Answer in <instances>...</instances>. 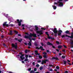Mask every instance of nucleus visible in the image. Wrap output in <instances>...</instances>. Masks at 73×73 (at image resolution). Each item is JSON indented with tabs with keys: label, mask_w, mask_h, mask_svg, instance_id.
I'll list each match as a JSON object with an SVG mask.
<instances>
[{
	"label": "nucleus",
	"mask_w": 73,
	"mask_h": 73,
	"mask_svg": "<svg viewBox=\"0 0 73 73\" xmlns=\"http://www.w3.org/2000/svg\"><path fill=\"white\" fill-rule=\"evenodd\" d=\"M33 36L34 37H36L37 36H36V34H30V35L29 36L25 35V37L26 38H29L30 40V41L29 42V43H28V45L29 46H31L32 45V44H31V42L32 40H35V39H33L32 38V36Z\"/></svg>",
	"instance_id": "f257e3e1"
},
{
	"label": "nucleus",
	"mask_w": 73,
	"mask_h": 73,
	"mask_svg": "<svg viewBox=\"0 0 73 73\" xmlns=\"http://www.w3.org/2000/svg\"><path fill=\"white\" fill-rule=\"evenodd\" d=\"M35 31H36L37 33H38L40 34V35L42 34V31H38V27L37 26H35Z\"/></svg>",
	"instance_id": "f03ea898"
},
{
	"label": "nucleus",
	"mask_w": 73,
	"mask_h": 73,
	"mask_svg": "<svg viewBox=\"0 0 73 73\" xmlns=\"http://www.w3.org/2000/svg\"><path fill=\"white\" fill-rule=\"evenodd\" d=\"M62 0H59V1L58 2V4H59V7L63 6V3L61 2Z\"/></svg>",
	"instance_id": "7ed1b4c3"
},
{
	"label": "nucleus",
	"mask_w": 73,
	"mask_h": 73,
	"mask_svg": "<svg viewBox=\"0 0 73 73\" xmlns=\"http://www.w3.org/2000/svg\"><path fill=\"white\" fill-rule=\"evenodd\" d=\"M35 54H36V55H38V57L39 58H40V59H41V58H42V56L40 55H40V54L38 53V51H37V50L35 51Z\"/></svg>",
	"instance_id": "20e7f679"
},
{
	"label": "nucleus",
	"mask_w": 73,
	"mask_h": 73,
	"mask_svg": "<svg viewBox=\"0 0 73 73\" xmlns=\"http://www.w3.org/2000/svg\"><path fill=\"white\" fill-rule=\"evenodd\" d=\"M17 21L18 23V25L19 26H21V22H22V20H20V21L19 19H17Z\"/></svg>",
	"instance_id": "39448f33"
},
{
	"label": "nucleus",
	"mask_w": 73,
	"mask_h": 73,
	"mask_svg": "<svg viewBox=\"0 0 73 73\" xmlns=\"http://www.w3.org/2000/svg\"><path fill=\"white\" fill-rule=\"evenodd\" d=\"M24 55L21 54V56H20V58L22 60H23L24 59H25V57L24 56Z\"/></svg>",
	"instance_id": "423d86ee"
},
{
	"label": "nucleus",
	"mask_w": 73,
	"mask_h": 73,
	"mask_svg": "<svg viewBox=\"0 0 73 73\" xmlns=\"http://www.w3.org/2000/svg\"><path fill=\"white\" fill-rule=\"evenodd\" d=\"M12 47H13L15 48V49H17V43H15V44H12Z\"/></svg>",
	"instance_id": "0eeeda50"
},
{
	"label": "nucleus",
	"mask_w": 73,
	"mask_h": 73,
	"mask_svg": "<svg viewBox=\"0 0 73 73\" xmlns=\"http://www.w3.org/2000/svg\"><path fill=\"white\" fill-rule=\"evenodd\" d=\"M36 49H40L42 50H44V49L43 48L42 46H40V47L39 48L38 47H36Z\"/></svg>",
	"instance_id": "6e6552de"
},
{
	"label": "nucleus",
	"mask_w": 73,
	"mask_h": 73,
	"mask_svg": "<svg viewBox=\"0 0 73 73\" xmlns=\"http://www.w3.org/2000/svg\"><path fill=\"white\" fill-rule=\"evenodd\" d=\"M66 37H68L71 38H73V33H72L71 36H68V35H66Z\"/></svg>",
	"instance_id": "1a4fd4ad"
},
{
	"label": "nucleus",
	"mask_w": 73,
	"mask_h": 73,
	"mask_svg": "<svg viewBox=\"0 0 73 73\" xmlns=\"http://www.w3.org/2000/svg\"><path fill=\"white\" fill-rule=\"evenodd\" d=\"M54 5H52V7H53L54 9H56L57 7H56V6H55V4H56L57 5V3L55 2L54 3Z\"/></svg>",
	"instance_id": "9d476101"
},
{
	"label": "nucleus",
	"mask_w": 73,
	"mask_h": 73,
	"mask_svg": "<svg viewBox=\"0 0 73 73\" xmlns=\"http://www.w3.org/2000/svg\"><path fill=\"white\" fill-rule=\"evenodd\" d=\"M53 32H54V33H57V29L55 28L53 31Z\"/></svg>",
	"instance_id": "9b49d317"
},
{
	"label": "nucleus",
	"mask_w": 73,
	"mask_h": 73,
	"mask_svg": "<svg viewBox=\"0 0 73 73\" xmlns=\"http://www.w3.org/2000/svg\"><path fill=\"white\" fill-rule=\"evenodd\" d=\"M46 34L48 36V38H49V39H52V37H50V36H49V35L48 34V32H46Z\"/></svg>",
	"instance_id": "f8f14e48"
},
{
	"label": "nucleus",
	"mask_w": 73,
	"mask_h": 73,
	"mask_svg": "<svg viewBox=\"0 0 73 73\" xmlns=\"http://www.w3.org/2000/svg\"><path fill=\"white\" fill-rule=\"evenodd\" d=\"M7 24V22H5L3 24V26H6V27H8L9 25L8 24Z\"/></svg>",
	"instance_id": "ddd939ff"
},
{
	"label": "nucleus",
	"mask_w": 73,
	"mask_h": 73,
	"mask_svg": "<svg viewBox=\"0 0 73 73\" xmlns=\"http://www.w3.org/2000/svg\"><path fill=\"white\" fill-rule=\"evenodd\" d=\"M15 40H18L19 42H21L22 41H23V39H20L19 40H18L17 38H15Z\"/></svg>",
	"instance_id": "4468645a"
},
{
	"label": "nucleus",
	"mask_w": 73,
	"mask_h": 73,
	"mask_svg": "<svg viewBox=\"0 0 73 73\" xmlns=\"http://www.w3.org/2000/svg\"><path fill=\"white\" fill-rule=\"evenodd\" d=\"M46 61H47V60H45L42 61V64H44V63L45 64V63H46Z\"/></svg>",
	"instance_id": "2eb2a0df"
},
{
	"label": "nucleus",
	"mask_w": 73,
	"mask_h": 73,
	"mask_svg": "<svg viewBox=\"0 0 73 73\" xmlns=\"http://www.w3.org/2000/svg\"><path fill=\"white\" fill-rule=\"evenodd\" d=\"M70 44L71 45H73V40L72 39H71L70 40Z\"/></svg>",
	"instance_id": "dca6fc26"
},
{
	"label": "nucleus",
	"mask_w": 73,
	"mask_h": 73,
	"mask_svg": "<svg viewBox=\"0 0 73 73\" xmlns=\"http://www.w3.org/2000/svg\"><path fill=\"white\" fill-rule=\"evenodd\" d=\"M47 45H52V44L49 42H47Z\"/></svg>",
	"instance_id": "f3484780"
},
{
	"label": "nucleus",
	"mask_w": 73,
	"mask_h": 73,
	"mask_svg": "<svg viewBox=\"0 0 73 73\" xmlns=\"http://www.w3.org/2000/svg\"><path fill=\"white\" fill-rule=\"evenodd\" d=\"M53 59H54L55 60H58V58L56 57V58H55V57H53L52 58V60Z\"/></svg>",
	"instance_id": "a211bd4d"
},
{
	"label": "nucleus",
	"mask_w": 73,
	"mask_h": 73,
	"mask_svg": "<svg viewBox=\"0 0 73 73\" xmlns=\"http://www.w3.org/2000/svg\"><path fill=\"white\" fill-rule=\"evenodd\" d=\"M35 73V71L33 70H32L30 71V73Z\"/></svg>",
	"instance_id": "6ab92c4d"
},
{
	"label": "nucleus",
	"mask_w": 73,
	"mask_h": 73,
	"mask_svg": "<svg viewBox=\"0 0 73 73\" xmlns=\"http://www.w3.org/2000/svg\"><path fill=\"white\" fill-rule=\"evenodd\" d=\"M69 31H67L65 32V33H66L67 34H68V33H69Z\"/></svg>",
	"instance_id": "aec40b11"
},
{
	"label": "nucleus",
	"mask_w": 73,
	"mask_h": 73,
	"mask_svg": "<svg viewBox=\"0 0 73 73\" xmlns=\"http://www.w3.org/2000/svg\"><path fill=\"white\" fill-rule=\"evenodd\" d=\"M43 57L44 58H46L48 57L46 55H44L43 56Z\"/></svg>",
	"instance_id": "412c9836"
},
{
	"label": "nucleus",
	"mask_w": 73,
	"mask_h": 73,
	"mask_svg": "<svg viewBox=\"0 0 73 73\" xmlns=\"http://www.w3.org/2000/svg\"><path fill=\"white\" fill-rule=\"evenodd\" d=\"M10 35H12V31H10Z\"/></svg>",
	"instance_id": "4be33fe9"
},
{
	"label": "nucleus",
	"mask_w": 73,
	"mask_h": 73,
	"mask_svg": "<svg viewBox=\"0 0 73 73\" xmlns=\"http://www.w3.org/2000/svg\"><path fill=\"white\" fill-rule=\"evenodd\" d=\"M62 47V46H58V48H61Z\"/></svg>",
	"instance_id": "5701e85b"
},
{
	"label": "nucleus",
	"mask_w": 73,
	"mask_h": 73,
	"mask_svg": "<svg viewBox=\"0 0 73 73\" xmlns=\"http://www.w3.org/2000/svg\"><path fill=\"white\" fill-rule=\"evenodd\" d=\"M28 60V59L27 58H26L25 60L24 61H27Z\"/></svg>",
	"instance_id": "b1692460"
},
{
	"label": "nucleus",
	"mask_w": 73,
	"mask_h": 73,
	"mask_svg": "<svg viewBox=\"0 0 73 73\" xmlns=\"http://www.w3.org/2000/svg\"><path fill=\"white\" fill-rule=\"evenodd\" d=\"M26 58H28V55H25Z\"/></svg>",
	"instance_id": "393cba45"
},
{
	"label": "nucleus",
	"mask_w": 73,
	"mask_h": 73,
	"mask_svg": "<svg viewBox=\"0 0 73 73\" xmlns=\"http://www.w3.org/2000/svg\"><path fill=\"white\" fill-rule=\"evenodd\" d=\"M14 32L15 33H16V34H17V33H18V32H17V31H14Z\"/></svg>",
	"instance_id": "a878e982"
},
{
	"label": "nucleus",
	"mask_w": 73,
	"mask_h": 73,
	"mask_svg": "<svg viewBox=\"0 0 73 73\" xmlns=\"http://www.w3.org/2000/svg\"><path fill=\"white\" fill-rule=\"evenodd\" d=\"M59 32L60 33H62V31H61V30H60L59 31Z\"/></svg>",
	"instance_id": "bb28decb"
},
{
	"label": "nucleus",
	"mask_w": 73,
	"mask_h": 73,
	"mask_svg": "<svg viewBox=\"0 0 73 73\" xmlns=\"http://www.w3.org/2000/svg\"><path fill=\"white\" fill-rule=\"evenodd\" d=\"M43 54H44V55H46V53L45 52H44L43 53Z\"/></svg>",
	"instance_id": "cd10ccee"
},
{
	"label": "nucleus",
	"mask_w": 73,
	"mask_h": 73,
	"mask_svg": "<svg viewBox=\"0 0 73 73\" xmlns=\"http://www.w3.org/2000/svg\"><path fill=\"white\" fill-rule=\"evenodd\" d=\"M40 70L42 69V67H40L39 68Z\"/></svg>",
	"instance_id": "c85d7f7f"
},
{
	"label": "nucleus",
	"mask_w": 73,
	"mask_h": 73,
	"mask_svg": "<svg viewBox=\"0 0 73 73\" xmlns=\"http://www.w3.org/2000/svg\"><path fill=\"white\" fill-rule=\"evenodd\" d=\"M20 56V55H17V58H19V57Z\"/></svg>",
	"instance_id": "c756f323"
},
{
	"label": "nucleus",
	"mask_w": 73,
	"mask_h": 73,
	"mask_svg": "<svg viewBox=\"0 0 73 73\" xmlns=\"http://www.w3.org/2000/svg\"><path fill=\"white\" fill-rule=\"evenodd\" d=\"M61 33H58V36H61Z\"/></svg>",
	"instance_id": "7c9ffc66"
},
{
	"label": "nucleus",
	"mask_w": 73,
	"mask_h": 73,
	"mask_svg": "<svg viewBox=\"0 0 73 73\" xmlns=\"http://www.w3.org/2000/svg\"><path fill=\"white\" fill-rule=\"evenodd\" d=\"M62 58H65V56H62Z\"/></svg>",
	"instance_id": "2f4dec72"
},
{
	"label": "nucleus",
	"mask_w": 73,
	"mask_h": 73,
	"mask_svg": "<svg viewBox=\"0 0 73 73\" xmlns=\"http://www.w3.org/2000/svg\"><path fill=\"white\" fill-rule=\"evenodd\" d=\"M56 69H59V67H58V66H57L56 67Z\"/></svg>",
	"instance_id": "473e14b6"
},
{
	"label": "nucleus",
	"mask_w": 73,
	"mask_h": 73,
	"mask_svg": "<svg viewBox=\"0 0 73 73\" xmlns=\"http://www.w3.org/2000/svg\"><path fill=\"white\" fill-rule=\"evenodd\" d=\"M39 66H40V65H39L38 64H37L36 65V67H38Z\"/></svg>",
	"instance_id": "72a5a7b5"
},
{
	"label": "nucleus",
	"mask_w": 73,
	"mask_h": 73,
	"mask_svg": "<svg viewBox=\"0 0 73 73\" xmlns=\"http://www.w3.org/2000/svg\"><path fill=\"white\" fill-rule=\"evenodd\" d=\"M36 70H37V68H34V71H36Z\"/></svg>",
	"instance_id": "f704fd0d"
},
{
	"label": "nucleus",
	"mask_w": 73,
	"mask_h": 73,
	"mask_svg": "<svg viewBox=\"0 0 73 73\" xmlns=\"http://www.w3.org/2000/svg\"><path fill=\"white\" fill-rule=\"evenodd\" d=\"M28 70L29 71H30V70H31V68H29Z\"/></svg>",
	"instance_id": "c9c22d12"
},
{
	"label": "nucleus",
	"mask_w": 73,
	"mask_h": 73,
	"mask_svg": "<svg viewBox=\"0 0 73 73\" xmlns=\"http://www.w3.org/2000/svg\"><path fill=\"white\" fill-rule=\"evenodd\" d=\"M56 43H57V44H60V43H59V42H58V41H56Z\"/></svg>",
	"instance_id": "e433bc0d"
},
{
	"label": "nucleus",
	"mask_w": 73,
	"mask_h": 73,
	"mask_svg": "<svg viewBox=\"0 0 73 73\" xmlns=\"http://www.w3.org/2000/svg\"><path fill=\"white\" fill-rule=\"evenodd\" d=\"M63 46L65 48H66V46L65 45H64Z\"/></svg>",
	"instance_id": "4c0bfd02"
},
{
	"label": "nucleus",
	"mask_w": 73,
	"mask_h": 73,
	"mask_svg": "<svg viewBox=\"0 0 73 73\" xmlns=\"http://www.w3.org/2000/svg\"><path fill=\"white\" fill-rule=\"evenodd\" d=\"M62 38H63L64 37H65V35H62Z\"/></svg>",
	"instance_id": "58836bf2"
},
{
	"label": "nucleus",
	"mask_w": 73,
	"mask_h": 73,
	"mask_svg": "<svg viewBox=\"0 0 73 73\" xmlns=\"http://www.w3.org/2000/svg\"><path fill=\"white\" fill-rule=\"evenodd\" d=\"M41 29L43 30H45V29L44 28H42Z\"/></svg>",
	"instance_id": "ea45409f"
},
{
	"label": "nucleus",
	"mask_w": 73,
	"mask_h": 73,
	"mask_svg": "<svg viewBox=\"0 0 73 73\" xmlns=\"http://www.w3.org/2000/svg\"><path fill=\"white\" fill-rule=\"evenodd\" d=\"M27 52H28V50H25V53H27Z\"/></svg>",
	"instance_id": "a19ab883"
},
{
	"label": "nucleus",
	"mask_w": 73,
	"mask_h": 73,
	"mask_svg": "<svg viewBox=\"0 0 73 73\" xmlns=\"http://www.w3.org/2000/svg\"><path fill=\"white\" fill-rule=\"evenodd\" d=\"M35 62H34L33 63V65H35Z\"/></svg>",
	"instance_id": "79ce46f5"
},
{
	"label": "nucleus",
	"mask_w": 73,
	"mask_h": 73,
	"mask_svg": "<svg viewBox=\"0 0 73 73\" xmlns=\"http://www.w3.org/2000/svg\"><path fill=\"white\" fill-rule=\"evenodd\" d=\"M41 45L42 46H43V45H44V44H43V43H41Z\"/></svg>",
	"instance_id": "37998d69"
},
{
	"label": "nucleus",
	"mask_w": 73,
	"mask_h": 73,
	"mask_svg": "<svg viewBox=\"0 0 73 73\" xmlns=\"http://www.w3.org/2000/svg\"><path fill=\"white\" fill-rule=\"evenodd\" d=\"M3 45L4 46H6V45L5 44H3Z\"/></svg>",
	"instance_id": "c03bdc74"
},
{
	"label": "nucleus",
	"mask_w": 73,
	"mask_h": 73,
	"mask_svg": "<svg viewBox=\"0 0 73 73\" xmlns=\"http://www.w3.org/2000/svg\"><path fill=\"white\" fill-rule=\"evenodd\" d=\"M50 70V71H52V69H51L50 70Z\"/></svg>",
	"instance_id": "a18cd8bd"
},
{
	"label": "nucleus",
	"mask_w": 73,
	"mask_h": 73,
	"mask_svg": "<svg viewBox=\"0 0 73 73\" xmlns=\"http://www.w3.org/2000/svg\"><path fill=\"white\" fill-rule=\"evenodd\" d=\"M37 62H41V60H38Z\"/></svg>",
	"instance_id": "49530a36"
},
{
	"label": "nucleus",
	"mask_w": 73,
	"mask_h": 73,
	"mask_svg": "<svg viewBox=\"0 0 73 73\" xmlns=\"http://www.w3.org/2000/svg\"><path fill=\"white\" fill-rule=\"evenodd\" d=\"M18 36H21V35L20 34H18Z\"/></svg>",
	"instance_id": "de8ad7c7"
},
{
	"label": "nucleus",
	"mask_w": 73,
	"mask_h": 73,
	"mask_svg": "<svg viewBox=\"0 0 73 73\" xmlns=\"http://www.w3.org/2000/svg\"><path fill=\"white\" fill-rule=\"evenodd\" d=\"M25 25L23 24V25H22V27H24Z\"/></svg>",
	"instance_id": "09e8293b"
},
{
	"label": "nucleus",
	"mask_w": 73,
	"mask_h": 73,
	"mask_svg": "<svg viewBox=\"0 0 73 73\" xmlns=\"http://www.w3.org/2000/svg\"><path fill=\"white\" fill-rule=\"evenodd\" d=\"M25 34H26V35H28V33H25Z\"/></svg>",
	"instance_id": "8fccbe9b"
},
{
	"label": "nucleus",
	"mask_w": 73,
	"mask_h": 73,
	"mask_svg": "<svg viewBox=\"0 0 73 73\" xmlns=\"http://www.w3.org/2000/svg\"><path fill=\"white\" fill-rule=\"evenodd\" d=\"M25 45H28V44L27 43H25Z\"/></svg>",
	"instance_id": "3c124183"
},
{
	"label": "nucleus",
	"mask_w": 73,
	"mask_h": 73,
	"mask_svg": "<svg viewBox=\"0 0 73 73\" xmlns=\"http://www.w3.org/2000/svg\"><path fill=\"white\" fill-rule=\"evenodd\" d=\"M1 37L2 38H3L4 37V36H3V35H2Z\"/></svg>",
	"instance_id": "603ef678"
},
{
	"label": "nucleus",
	"mask_w": 73,
	"mask_h": 73,
	"mask_svg": "<svg viewBox=\"0 0 73 73\" xmlns=\"http://www.w3.org/2000/svg\"><path fill=\"white\" fill-rule=\"evenodd\" d=\"M22 63H23H23H24V61H22Z\"/></svg>",
	"instance_id": "864d4df0"
},
{
	"label": "nucleus",
	"mask_w": 73,
	"mask_h": 73,
	"mask_svg": "<svg viewBox=\"0 0 73 73\" xmlns=\"http://www.w3.org/2000/svg\"><path fill=\"white\" fill-rule=\"evenodd\" d=\"M64 64H66V62H64Z\"/></svg>",
	"instance_id": "5fc2aeb1"
},
{
	"label": "nucleus",
	"mask_w": 73,
	"mask_h": 73,
	"mask_svg": "<svg viewBox=\"0 0 73 73\" xmlns=\"http://www.w3.org/2000/svg\"><path fill=\"white\" fill-rule=\"evenodd\" d=\"M52 48H55V47H54V46H52Z\"/></svg>",
	"instance_id": "6e6d98bb"
},
{
	"label": "nucleus",
	"mask_w": 73,
	"mask_h": 73,
	"mask_svg": "<svg viewBox=\"0 0 73 73\" xmlns=\"http://www.w3.org/2000/svg\"><path fill=\"white\" fill-rule=\"evenodd\" d=\"M68 71H66L65 72V73H68Z\"/></svg>",
	"instance_id": "4d7b16f0"
},
{
	"label": "nucleus",
	"mask_w": 73,
	"mask_h": 73,
	"mask_svg": "<svg viewBox=\"0 0 73 73\" xmlns=\"http://www.w3.org/2000/svg\"><path fill=\"white\" fill-rule=\"evenodd\" d=\"M35 46H37V44H35Z\"/></svg>",
	"instance_id": "13d9d810"
},
{
	"label": "nucleus",
	"mask_w": 73,
	"mask_h": 73,
	"mask_svg": "<svg viewBox=\"0 0 73 73\" xmlns=\"http://www.w3.org/2000/svg\"><path fill=\"white\" fill-rule=\"evenodd\" d=\"M61 54H61V53H59V55L60 56H61Z\"/></svg>",
	"instance_id": "bf43d9fd"
},
{
	"label": "nucleus",
	"mask_w": 73,
	"mask_h": 73,
	"mask_svg": "<svg viewBox=\"0 0 73 73\" xmlns=\"http://www.w3.org/2000/svg\"><path fill=\"white\" fill-rule=\"evenodd\" d=\"M29 57H32V56H31L29 55Z\"/></svg>",
	"instance_id": "052dcab7"
},
{
	"label": "nucleus",
	"mask_w": 73,
	"mask_h": 73,
	"mask_svg": "<svg viewBox=\"0 0 73 73\" xmlns=\"http://www.w3.org/2000/svg\"><path fill=\"white\" fill-rule=\"evenodd\" d=\"M49 52V50H47V52Z\"/></svg>",
	"instance_id": "680f3d73"
},
{
	"label": "nucleus",
	"mask_w": 73,
	"mask_h": 73,
	"mask_svg": "<svg viewBox=\"0 0 73 73\" xmlns=\"http://www.w3.org/2000/svg\"><path fill=\"white\" fill-rule=\"evenodd\" d=\"M35 73H39V72H36Z\"/></svg>",
	"instance_id": "e2e57ef3"
},
{
	"label": "nucleus",
	"mask_w": 73,
	"mask_h": 73,
	"mask_svg": "<svg viewBox=\"0 0 73 73\" xmlns=\"http://www.w3.org/2000/svg\"><path fill=\"white\" fill-rule=\"evenodd\" d=\"M56 51H57V52H58V51H59V50H56Z\"/></svg>",
	"instance_id": "0e129e2a"
},
{
	"label": "nucleus",
	"mask_w": 73,
	"mask_h": 73,
	"mask_svg": "<svg viewBox=\"0 0 73 73\" xmlns=\"http://www.w3.org/2000/svg\"><path fill=\"white\" fill-rule=\"evenodd\" d=\"M28 48H31V47L29 46L28 47Z\"/></svg>",
	"instance_id": "69168bd1"
},
{
	"label": "nucleus",
	"mask_w": 73,
	"mask_h": 73,
	"mask_svg": "<svg viewBox=\"0 0 73 73\" xmlns=\"http://www.w3.org/2000/svg\"><path fill=\"white\" fill-rule=\"evenodd\" d=\"M8 73H12V72H9Z\"/></svg>",
	"instance_id": "338daca9"
},
{
	"label": "nucleus",
	"mask_w": 73,
	"mask_h": 73,
	"mask_svg": "<svg viewBox=\"0 0 73 73\" xmlns=\"http://www.w3.org/2000/svg\"><path fill=\"white\" fill-rule=\"evenodd\" d=\"M46 73H49V72H47Z\"/></svg>",
	"instance_id": "774afa93"
}]
</instances>
